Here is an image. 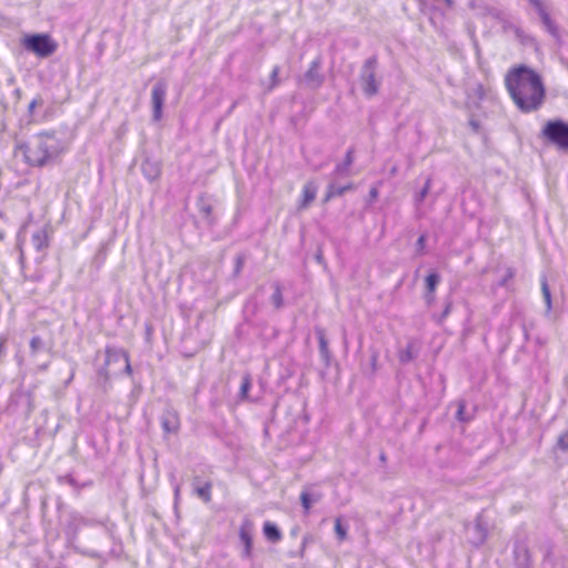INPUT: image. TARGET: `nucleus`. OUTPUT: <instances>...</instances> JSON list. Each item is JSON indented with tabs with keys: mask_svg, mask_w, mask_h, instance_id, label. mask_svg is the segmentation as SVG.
I'll return each mask as SVG.
<instances>
[{
	"mask_svg": "<svg viewBox=\"0 0 568 568\" xmlns=\"http://www.w3.org/2000/svg\"><path fill=\"white\" fill-rule=\"evenodd\" d=\"M506 87L515 104L523 112L538 110L545 100L540 77L526 67L515 68L506 77Z\"/></svg>",
	"mask_w": 568,
	"mask_h": 568,
	"instance_id": "obj_1",
	"label": "nucleus"
},
{
	"mask_svg": "<svg viewBox=\"0 0 568 568\" xmlns=\"http://www.w3.org/2000/svg\"><path fill=\"white\" fill-rule=\"evenodd\" d=\"M64 149V143L58 136L44 132L19 145L16 150V156L21 155L27 163L42 166L60 155Z\"/></svg>",
	"mask_w": 568,
	"mask_h": 568,
	"instance_id": "obj_2",
	"label": "nucleus"
},
{
	"mask_svg": "<svg viewBox=\"0 0 568 568\" xmlns=\"http://www.w3.org/2000/svg\"><path fill=\"white\" fill-rule=\"evenodd\" d=\"M21 44L40 58L49 57L57 50V43L48 34H23Z\"/></svg>",
	"mask_w": 568,
	"mask_h": 568,
	"instance_id": "obj_3",
	"label": "nucleus"
},
{
	"mask_svg": "<svg viewBox=\"0 0 568 568\" xmlns=\"http://www.w3.org/2000/svg\"><path fill=\"white\" fill-rule=\"evenodd\" d=\"M542 135L557 149L568 152V122L558 119L546 122Z\"/></svg>",
	"mask_w": 568,
	"mask_h": 568,
	"instance_id": "obj_4",
	"label": "nucleus"
},
{
	"mask_svg": "<svg viewBox=\"0 0 568 568\" xmlns=\"http://www.w3.org/2000/svg\"><path fill=\"white\" fill-rule=\"evenodd\" d=\"M375 62L373 60H369L364 65L363 72H362V89L364 93L368 97H372L377 93L378 90V82L375 79Z\"/></svg>",
	"mask_w": 568,
	"mask_h": 568,
	"instance_id": "obj_5",
	"label": "nucleus"
},
{
	"mask_svg": "<svg viewBox=\"0 0 568 568\" xmlns=\"http://www.w3.org/2000/svg\"><path fill=\"white\" fill-rule=\"evenodd\" d=\"M165 88L163 84H156L152 89V106L155 120L161 118V109L165 99Z\"/></svg>",
	"mask_w": 568,
	"mask_h": 568,
	"instance_id": "obj_6",
	"label": "nucleus"
},
{
	"mask_svg": "<svg viewBox=\"0 0 568 568\" xmlns=\"http://www.w3.org/2000/svg\"><path fill=\"white\" fill-rule=\"evenodd\" d=\"M253 523L251 520H245L240 529V539L244 545V556L250 557L252 552V532Z\"/></svg>",
	"mask_w": 568,
	"mask_h": 568,
	"instance_id": "obj_7",
	"label": "nucleus"
},
{
	"mask_svg": "<svg viewBox=\"0 0 568 568\" xmlns=\"http://www.w3.org/2000/svg\"><path fill=\"white\" fill-rule=\"evenodd\" d=\"M317 186L313 182H307L303 187L302 200L298 210L307 209L316 197Z\"/></svg>",
	"mask_w": 568,
	"mask_h": 568,
	"instance_id": "obj_8",
	"label": "nucleus"
},
{
	"mask_svg": "<svg viewBox=\"0 0 568 568\" xmlns=\"http://www.w3.org/2000/svg\"><path fill=\"white\" fill-rule=\"evenodd\" d=\"M305 81L312 88L320 85V83L322 82V77L320 74V68L317 62L312 63L311 68L308 69L305 75Z\"/></svg>",
	"mask_w": 568,
	"mask_h": 568,
	"instance_id": "obj_9",
	"label": "nucleus"
},
{
	"mask_svg": "<svg viewBox=\"0 0 568 568\" xmlns=\"http://www.w3.org/2000/svg\"><path fill=\"white\" fill-rule=\"evenodd\" d=\"M263 530L265 537L272 542H277L282 537L280 529L270 521L264 524Z\"/></svg>",
	"mask_w": 568,
	"mask_h": 568,
	"instance_id": "obj_10",
	"label": "nucleus"
},
{
	"mask_svg": "<svg viewBox=\"0 0 568 568\" xmlns=\"http://www.w3.org/2000/svg\"><path fill=\"white\" fill-rule=\"evenodd\" d=\"M352 189H353L352 184H348L346 186H339L335 183H332L328 186V190H327V193L325 196V202L329 201L335 195H343L346 191L352 190Z\"/></svg>",
	"mask_w": 568,
	"mask_h": 568,
	"instance_id": "obj_11",
	"label": "nucleus"
},
{
	"mask_svg": "<svg viewBox=\"0 0 568 568\" xmlns=\"http://www.w3.org/2000/svg\"><path fill=\"white\" fill-rule=\"evenodd\" d=\"M116 357H122L124 363H125V372L130 375L131 374V365H130V362H129V355L125 353V352H112V351H108L106 352V363H111L113 359H115Z\"/></svg>",
	"mask_w": 568,
	"mask_h": 568,
	"instance_id": "obj_12",
	"label": "nucleus"
},
{
	"mask_svg": "<svg viewBox=\"0 0 568 568\" xmlns=\"http://www.w3.org/2000/svg\"><path fill=\"white\" fill-rule=\"evenodd\" d=\"M211 488L212 485L210 483H205L203 486H199L195 488V494L204 503H209L211 500Z\"/></svg>",
	"mask_w": 568,
	"mask_h": 568,
	"instance_id": "obj_13",
	"label": "nucleus"
},
{
	"mask_svg": "<svg viewBox=\"0 0 568 568\" xmlns=\"http://www.w3.org/2000/svg\"><path fill=\"white\" fill-rule=\"evenodd\" d=\"M335 534L339 541H343L347 537V528L343 526L341 518L335 519Z\"/></svg>",
	"mask_w": 568,
	"mask_h": 568,
	"instance_id": "obj_14",
	"label": "nucleus"
},
{
	"mask_svg": "<svg viewBox=\"0 0 568 568\" xmlns=\"http://www.w3.org/2000/svg\"><path fill=\"white\" fill-rule=\"evenodd\" d=\"M541 292H542V296H544L547 310H549L551 306V296H550V291L548 288L546 281L541 282Z\"/></svg>",
	"mask_w": 568,
	"mask_h": 568,
	"instance_id": "obj_15",
	"label": "nucleus"
},
{
	"mask_svg": "<svg viewBox=\"0 0 568 568\" xmlns=\"http://www.w3.org/2000/svg\"><path fill=\"white\" fill-rule=\"evenodd\" d=\"M439 282V277L436 274H430L426 277V287L429 292L435 291L437 284Z\"/></svg>",
	"mask_w": 568,
	"mask_h": 568,
	"instance_id": "obj_16",
	"label": "nucleus"
},
{
	"mask_svg": "<svg viewBox=\"0 0 568 568\" xmlns=\"http://www.w3.org/2000/svg\"><path fill=\"white\" fill-rule=\"evenodd\" d=\"M557 446L565 452L568 450V430L558 437Z\"/></svg>",
	"mask_w": 568,
	"mask_h": 568,
	"instance_id": "obj_17",
	"label": "nucleus"
},
{
	"mask_svg": "<svg viewBox=\"0 0 568 568\" xmlns=\"http://www.w3.org/2000/svg\"><path fill=\"white\" fill-rule=\"evenodd\" d=\"M317 499L312 500L307 493H302L301 495V501L306 513L310 510L312 504Z\"/></svg>",
	"mask_w": 568,
	"mask_h": 568,
	"instance_id": "obj_18",
	"label": "nucleus"
},
{
	"mask_svg": "<svg viewBox=\"0 0 568 568\" xmlns=\"http://www.w3.org/2000/svg\"><path fill=\"white\" fill-rule=\"evenodd\" d=\"M42 339L38 336L33 337L30 342V348L33 354H36L38 351L42 348Z\"/></svg>",
	"mask_w": 568,
	"mask_h": 568,
	"instance_id": "obj_19",
	"label": "nucleus"
},
{
	"mask_svg": "<svg viewBox=\"0 0 568 568\" xmlns=\"http://www.w3.org/2000/svg\"><path fill=\"white\" fill-rule=\"evenodd\" d=\"M515 276V271L513 268H508L505 276L503 277L501 285H506L508 281H510Z\"/></svg>",
	"mask_w": 568,
	"mask_h": 568,
	"instance_id": "obj_20",
	"label": "nucleus"
},
{
	"mask_svg": "<svg viewBox=\"0 0 568 568\" xmlns=\"http://www.w3.org/2000/svg\"><path fill=\"white\" fill-rule=\"evenodd\" d=\"M248 387H250V379L247 377H245L243 383H242V386H241V395L243 397H246Z\"/></svg>",
	"mask_w": 568,
	"mask_h": 568,
	"instance_id": "obj_21",
	"label": "nucleus"
},
{
	"mask_svg": "<svg viewBox=\"0 0 568 568\" xmlns=\"http://www.w3.org/2000/svg\"><path fill=\"white\" fill-rule=\"evenodd\" d=\"M429 187H430V180H427L424 189L420 192L419 200H423L427 195Z\"/></svg>",
	"mask_w": 568,
	"mask_h": 568,
	"instance_id": "obj_22",
	"label": "nucleus"
},
{
	"mask_svg": "<svg viewBox=\"0 0 568 568\" xmlns=\"http://www.w3.org/2000/svg\"><path fill=\"white\" fill-rule=\"evenodd\" d=\"M412 357H413V356H412V354H410V352H409V351H403V352L400 353V356H399V358H400V361H402V362H408V361H410V359H412Z\"/></svg>",
	"mask_w": 568,
	"mask_h": 568,
	"instance_id": "obj_23",
	"label": "nucleus"
},
{
	"mask_svg": "<svg viewBox=\"0 0 568 568\" xmlns=\"http://www.w3.org/2000/svg\"><path fill=\"white\" fill-rule=\"evenodd\" d=\"M464 410H465V405L463 403H458V409H457L456 415H457V418L460 420H464V417H463Z\"/></svg>",
	"mask_w": 568,
	"mask_h": 568,
	"instance_id": "obj_24",
	"label": "nucleus"
},
{
	"mask_svg": "<svg viewBox=\"0 0 568 568\" xmlns=\"http://www.w3.org/2000/svg\"><path fill=\"white\" fill-rule=\"evenodd\" d=\"M351 163H352V153L348 152L347 158H346V164L344 166H339L337 170L339 172H344Z\"/></svg>",
	"mask_w": 568,
	"mask_h": 568,
	"instance_id": "obj_25",
	"label": "nucleus"
},
{
	"mask_svg": "<svg viewBox=\"0 0 568 568\" xmlns=\"http://www.w3.org/2000/svg\"><path fill=\"white\" fill-rule=\"evenodd\" d=\"M273 303L278 307L281 305V293L278 290L273 294Z\"/></svg>",
	"mask_w": 568,
	"mask_h": 568,
	"instance_id": "obj_26",
	"label": "nucleus"
},
{
	"mask_svg": "<svg viewBox=\"0 0 568 568\" xmlns=\"http://www.w3.org/2000/svg\"><path fill=\"white\" fill-rule=\"evenodd\" d=\"M277 75H278V68L276 67L273 69L272 74H271L272 80H273L272 87L277 83V81H276Z\"/></svg>",
	"mask_w": 568,
	"mask_h": 568,
	"instance_id": "obj_27",
	"label": "nucleus"
},
{
	"mask_svg": "<svg viewBox=\"0 0 568 568\" xmlns=\"http://www.w3.org/2000/svg\"><path fill=\"white\" fill-rule=\"evenodd\" d=\"M320 345H321V352L323 354H325L326 349H327V345H326V342L323 336L320 337Z\"/></svg>",
	"mask_w": 568,
	"mask_h": 568,
	"instance_id": "obj_28",
	"label": "nucleus"
},
{
	"mask_svg": "<svg viewBox=\"0 0 568 568\" xmlns=\"http://www.w3.org/2000/svg\"><path fill=\"white\" fill-rule=\"evenodd\" d=\"M369 196H371V199H372V200L377 199V196H378V190H377V187H376V186H374V187H372V189H371Z\"/></svg>",
	"mask_w": 568,
	"mask_h": 568,
	"instance_id": "obj_29",
	"label": "nucleus"
},
{
	"mask_svg": "<svg viewBox=\"0 0 568 568\" xmlns=\"http://www.w3.org/2000/svg\"><path fill=\"white\" fill-rule=\"evenodd\" d=\"M544 23L547 26L550 32H554L552 26L547 17H544Z\"/></svg>",
	"mask_w": 568,
	"mask_h": 568,
	"instance_id": "obj_30",
	"label": "nucleus"
},
{
	"mask_svg": "<svg viewBox=\"0 0 568 568\" xmlns=\"http://www.w3.org/2000/svg\"><path fill=\"white\" fill-rule=\"evenodd\" d=\"M39 104V101L38 100H33L31 103H30V109H33V108H37V105Z\"/></svg>",
	"mask_w": 568,
	"mask_h": 568,
	"instance_id": "obj_31",
	"label": "nucleus"
},
{
	"mask_svg": "<svg viewBox=\"0 0 568 568\" xmlns=\"http://www.w3.org/2000/svg\"><path fill=\"white\" fill-rule=\"evenodd\" d=\"M424 241H425V237H424V236H420V237L418 239L417 244H418L420 247H423V245H424Z\"/></svg>",
	"mask_w": 568,
	"mask_h": 568,
	"instance_id": "obj_32",
	"label": "nucleus"
}]
</instances>
